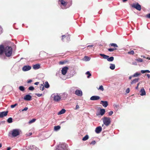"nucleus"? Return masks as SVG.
<instances>
[{
	"instance_id": "obj_1",
	"label": "nucleus",
	"mask_w": 150,
	"mask_h": 150,
	"mask_svg": "<svg viewBox=\"0 0 150 150\" xmlns=\"http://www.w3.org/2000/svg\"><path fill=\"white\" fill-rule=\"evenodd\" d=\"M13 52L12 47L10 46H8L5 47L4 53L5 55L8 57L11 56Z\"/></svg>"
},
{
	"instance_id": "obj_2",
	"label": "nucleus",
	"mask_w": 150,
	"mask_h": 150,
	"mask_svg": "<svg viewBox=\"0 0 150 150\" xmlns=\"http://www.w3.org/2000/svg\"><path fill=\"white\" fill-rule=\"evenodd\" d=\"M11 134L13 137H16L20 134L19 130L18 129H13L11 132Z\"/></svg>"
},
{
	"instance_id": "obj_3",
	"label": "nucleus",
	"mask_w": 150,
	"mask_h": 150,
	"mask_svg": "<svg viewBox=\"0 0 150 150\" xmlns=\"http://www.w3.org/2000/svg\"><path fill=\"white\" fill-rule=\"evenodd\" d=\"M111 123L110 117H104V124L107 126L109 125Z\"/></svg>"
},
{
	"instance_id": "obj_4",
	"label": "nucleus",
	"mask_w": 150,
	"mask_h": 150,
	"mask_svg": "<svg viewBox=\"0 0 150 150\" xmlns=\"http://www.w3.org/2000/svg\"><path fill=\"white\" fill-rule=\"evenodd\" d=\"M131 6L132 8H135L138 11H140L141 9V6L138 3L136 4H133L131 5Z\"/></svg>"
},
{
	"instance_id": "obj_5",
	"label": "nucleus",
	"mask_w": 150,
	"mask_h": 150,
	"mask_svg": "<svg viewBox=\"0 0 150 150\" xmlns=\"http://www.w3.org/2000/svg\"><path fill=\"white\" fill-rule=\"evenodd\" d=\"M96 115L97 116L103 115V109H101L100 108H98Z\"/></svg>"
},
{
	"instance_id": "obj_6",
	"label": "nucleus",
	"mask_w": 150,
	"mask_h": 150,
	"mask_svg": "<svg viewBox=\"0 0 150 150\" xmlns=\"http://www.w3.org/2000/svg\"><path fill=\"white\" fill-rule=\"evenodd\" d=\"M68 69L69 68L67 67H65L63 68L61 70L62 74L63 75H65Z\"/></svg>"
},
{
	"instance_id": "obj_7",
	"label": "nucleus",
	"mask_w": 150,
	"mask_h": 150,
	"mask_svg": "<svg viewBox=\"0 0 150 150\" xmlns=\"http://www.w3.org/2000/svg\"><path fill=\"white\" fill-rule=\"evenodd\" d=\"M54 100L56 102H59L61 100L60 96H59L58 94L55 95L53 97Z\"/></svg>"
},
{
	"instance_id": "obj_8",
	"label": "nucleus",
	"mask_w": 150,
	"mask_h": 150,
	"mask_svg": "<svg viewBox=\"0 0 150 150\" xmlns=\"http://www.w3.org/2000/svg\"><path fill=\"white\" fill-rule=\"evenodd\" d=\"M5 47L3 45H0V57L3 54L4 52Z\"/></svg>"
},
{
	"instance_id": "obj_9",
	"label": "nucleus",
	"mask_w": 150,
	"mask_h": 150,
	"mask_svg": "<svg viewBox=\"0 0 150 150\" xmlns=\"http://www.w3.org/2000/svg\"><path fill=\"white\" fill-rule=\"evenodd\" d=\"M31 68V66L27 65V66H24L22 68V70L23 71H26L29 70Z\"/></svg>"
},
{
	"instance_id": "obj_10",
	"label": "nucleus",
	"mask_w": 150,
	"mask_h": 150,
	"mask_svg": "<svg viewBox=\"0 0 150 150\" xmlns=\"http://www.w3.org/2000/svg\"><path fill=\"white\" fill-rule=\"evenodd\" d=\"M8 111H3L0 112V118H2L6 116L8 114Z\"/></svg>"
},
{
	"instance_id": "obj_11",
	"label": "nucleus",
	"mask_w": 150,
	"mask_h": 150,
	"mask_svg": "<svg viewBox=\"0 0 150 150\" xmlns=\"http://www.w3.org/2000/svg\"><path fill=\"white\" fill-rule=\"evenodd\" d=\"M67 95L65 93H64L61 94L60 96L61 100H65L67 97Z\"/></svg>"
},
{
	"instance_id": "obj_12",
	"label": "nucleus",
	"mask_w": 150,
	"mask_h": 150,
	"mask_svg": "<svg viewBox=\"0 0 150 150\" xmlns=\"http://www.w3.org/2000/svg\"><path fill=\"white\" fill-rule=\"evenodd\" d=\"M102 130V128L100 126H99L96 129L95 132L96 133H99Z\"/></svg>"
},
{
	"instance_id": "obj_13",
	"label": "nucleus",
	"mask_w": 150,
	"mask_h": 150,
	"mask_svg": "<svg viewBox=\"0 0 150 150\" xmlns=\"http://www.w3.org/2000/svg\"><path fill=\"white\" fill-rule=\"evenodd\" d=\"M100 99V97L98 96H93L90 98V100H97Z\"/></svg>"
},
{
	"instance_id": "obj_14",
	"label": "nucleus",
	"mask_w": 150,
	"mask_h": 150,
	"mask_svg": "<svg viewBox=\"0 0 150 150\" xmlns=\"http://www.w3.org/2000/svg\"><path fill=\"white\" fill-rule=\"evenodd\" d=\"M31 96L29 95H26L24 98V99L26 100H31Z\"/></svg>"
},
{
	"instance_id": "obj_15",
	"label": "nucleus",
	"mask_w": 150,
	"mask_h": 150,
	"mask_svg": "<svg viewBox=\"0 0 150 150\" xmlns=\"http://www.w3.org/2000/svg\"><path fill=\"white\" fill-rule=\"evenodd\" d=\"M140 92V95L141 96L145 95L146 94L145 90L144 88H142L141 89Z\"/></svg>"
},
{
	"instance_id": "obj_16",
	"label": "nucleus",
	"mask_w": 150,
	"mask_h": 150,
	"mask_svg": "<svg viewBox=\"0 0 150 150\" xmlns=\"http://www.w3.org/2000/svg\"><path fill=\"white\" fill-rule=\"evenodd\" d=\"M75 94L77 96H81L82 95V93L81 91L77 90L76 91Z\"/></svg>"
},
{
	"instance_id": "obj_17",
	"label": "nucleus",
	"mask_w": 150,
	"mask_h": 150,
	"mask_svg": "<svg viewBox=\"0 0 150 150\" xmlns=\"http://www.w3.org/2000/svg\"><path fill=\"white\" fill-rule=\"evenodd\" d=\"M59 1L61 4L64 6H66L67 3V2L63 0H59Z\"/></svg>"
},
{
	"instance_id": "obj_18",
	"label": "nucleus",
	"mask_w": 150,
	"mask_h": 150,
	"mask_svg": "<svg viewBox=\"0 0 150 150\" xmlns=\"http://www.w3.org/2000/svg\"><path fill=\"white\" fill-rule=\"evenodd\" d=\"M40 68V65L39 64H37L34 65L33 66V68L35 69H39Z\"/></svg>"
},
{
	"instance_id": "obj_19",
	"label": "nucleus",
	"mask_w": 150,
	"mask_h": 150,
	"mask_svg": "<svg viewBox=\"0 0 150 150\" xmlns=\"http://www.w3.org/2000/svg\"><path fill=\"white\" fill-rule=\"evenodd\" d=\"M139 80V78H136L134 79L131 82V84H133V83H136L138 82Z\"/></svg>"
},
{
	"instance_id": "obj_20",
	"label": "nucleus",
	"mask_w": 150,
	"mask_h": 150,
	"mask_svg": "<svg viewBox=\"0 0 150 150\" xmlns=\"http://www.w3.org/2000/svg\"><path fill=\"white\" fill-rule=\"evenodd\" d=\"M66 112L65 109H63L61 110L58 113V115H61L64 113Z\"/></svg>"
},
{
	"instance_id": "obj_21",
	"label": "nucleus",
	"mask_w": 150,
	"mask_h": 150,
	"mask_svg": "<svg viewBox=\"0 0 150 150\" xmlns=\"http://www.w3.org/2000/svg\"><path fill=\"white\" fill-rule=\"evenodd\" d=\"M61 128V127L60 126L57 125L55 126L54 127V129L55 131H57L59 129Z\"/></svg>"
},
{
	"instance_id": "obj_22",
	"label": "nucleus",
	"mask_w": 150,
	"mask_h": 150,
	"mask_svg": "<svg viewBox=\"0 0 150 150\" xmlns=\"http://www.w3.org/2000/svg\"><path fill=\"white\" fill-rule=\"evenodd\" d=\"M115 65L114 64H110V68L112 70H113L115 69Z\"/></svg>"
},
{
	"instance_id": "obj_23",
	"label": "nucleus",
	"mask_w": 150,
	"mask_h": 150,
	"mask_svg": "<svg viewBox=\"0 0 150 150\" xmlns=\"http://www.w3.org/2000/svg\"><path fill=\"white\" fill-rule=\"evenodd\" d=\"M141 75V74L140 73H139L138 72H136V73H135L133 75H132V76H133V77H137Z\"/></svg>"
},
{
	"instance_id": "obj_24",
	"label": "nucleus",
	"mask_w": 150,
	"mask_h": 150,
	"mask_svg": "<svg viewBox=\"0 0 150 150\" xmlns=\"http://www.w3.org/2000/svg\"><path fill=\"white\" fill-rule=\"evenodd\" d=\"M88 135H86L83 138L82 140L83 141H85L87 140L88 139Z\"/></svg>"
},
{
	"instance_id": "obj_25",
	"label": "nucleus",
	"mask_w": 150,
	"mask_h": 150,
	"mask_svg": "<svg viewBox=\"0 0 150 150\" xmlns=\"http://www.w3.org/2000/svg\"><path fill=\"white\" fill-rule=\"evenodd\" d=\"M44 86L46 88H48L49 87L50 85L47 81H46L45 82Z\"/></svg>"
},
{
	"instance_id": "obj_26",
	"label": "nucleus",
	"mask_w": 150,
	"mask_h": 150,
	"mask_svg": "<svg viewBox=\"0 0 150 150\" xmlns=\"http://www.w3.org/2000/svg\"><path fill=\"white\" fill-rule=\"evenodd\" d=\"M114 57H111L108 58V61L109 62H112L114 60Z\"/></svg>"
},
{
	"instance_id": "obj_27",
	"label": "nucleus",
	"mask_w": 150,
	"mask_h": 150,
	"mask_svg": "<svg viewBox=\"0 0 150 150\" xmlns=\"http://www.w3.org/2000/svg\"><path fill=\"white\" fill-rule=\"evenodd\" d=\"M12 120L13 119L11 117H9L8 119L7 122L9 123H11L13 122Z\"/></svg>"
},
{
	"instance_id": "obj_28",
	"label": "nucleus",
	"mask_w": 150,
	"mask_h": 150,
	"mask_svg": "<svg viewBox=\"0 0 150 150\" xmlns=\"http://www.w3.org/2000/svg\"><path fill=\"white\" fill-rule=\"evenodd\" d=\"M19 89L21 91H23L25 90L24 87L22 86H20L19 87Z\"/></svg>"
},
{
	"instance_id": "obj_29",
	"label": "nucleus",
	"mask_w": 150,
	"mask_h": 150,
	"mask_svg": "<svg viewBox=\"0 0 150 150\" xmlns=\"http://www.w3.org/2000/svg\"><path fill=\"white\" fill-rule=\"evenodd\" d=\"M141 73L142 74H144V73H145L146 72L147 73H150V71L149 70H142L141 71Z\"/></svg>"
},
{
	"instance_id": "obj_30",
	"label": "nucleus",
	"mask_w": 150,
	"mask_h": 150,
	"mask_svg": "<svg viewBox=\"0 0 150 150\" xmlns=\"http://www.w3.org/2000/svg\"><path fill=\"white\" fill-rule=\"evenodd\" d=\"M108 105V103L107 101H104V107H106Z\"/></svg>"
},
{
	"instance_id": "obj_31",
	"label": "nucleus",
	"mask_w": 150,
	"mask_h": 150,
	"mask_svg": "<svg viewBox=\"0 0 150 150\" xmlns=\"http://www.w3.org/2000/svg\"><path fill=\"white\" fill-rule=\"evenodd\" d=\"M36 120V119H33L32 120H30L29 122V123L30 124L34 122Z\"/></svg>"
},
{
	"instance_id": "obj_32",
	"label": "nucleus",
	"mask_w": 150,
	"mask_h": 150,
	"mask_svg": "<svg viewBox=\"0 0 150 150\" xmlns=\"http://www.w3.org/2000/svg\"><path fill=\"white\" fill-rule=\"evenodd\" d=\"M40 89L42 91H43L44 89V85L41 84L40 87Z\"/></svg>"
},
{
	"instance_id": "obj_33",
	"label": "nucleus",
	"mask_w": 150,
	"mask_h": 150,
	"mask_svg": "<svg viewBox=\"0 0 150 150\" xmlns=\"http://www.w3.org/2000/svg\"><path fill=\"white\" fill-rule=\"evenodd\" d=\"M84 59L86 61H88L90 60V58L88 56H85L84 57Z\"/></svg>"
},
{
	"instance_id": "obj_34",
	"label": "nucleus",
	"mask_w": 150,
	"mask_h": 150,
	"mask_svg": "<svg viewBox=\"0 0 150 150\" xmlns=\"http://www.w3.org/2000/svg\"><path fill=\"white\" fill-rule=\"evenodd\" d=\"M110 45L111 46H113V47H118V46L115 43H111L110 44Z\"/></svg>"
},
{
	"instance_id": "obj_35",
	"label": "nucleus",
	"mask_w": 150,
	"mask_h": 150,
	"mask_svg": "<svg viewBox=\"0 0 150 150\" xmlns=\"http://www.w3.org/2000/svg\"><path fill=\"white\" fill-rule=\"evenodd\" d=\"M116 50V48H109L108 49V50L110 52H113L115 50Z\"/></svg>"
},
{
	"instance_id": "obj_36",
	"label": "nucleus",
	"mask_w": 150,
	"mask_h": 150,
	"mask_svg": "<svg viewBox=\"0 0 150 150\" xmlns=\"http://www.w3.org/2000/svg\"><path fill=\"white\" fill-rule=\"evenodd\" d=\"M128 53L129 54L133 55L134 54V52L133 50H131L128 52Z\"/></svg>"
},
{
	"instance_id": "obj_37",
	"label": "nucleus",
	"mask_w": 150,
	"mask_h": 150,
	"mask_svg": "<svg viewBox=\"0 0 150 150\" xmlns=\"http://www.w3.org/2000/svg\"><path fill=\"white\" fill-rule=\"evenodd\" d=\"M86 73L88 75V76H87V77L88 78H89L91 75V74L90 73L89 71H87Z\"/></svg>"
},
{
	"instance_id": "obj_38",
	"label": "nucleus",
	"mask_w": 150,
	"mask_h": 150,
	"mask_svg": "<svg viewBox=\"0 0 150 150\" xmlns=\"http://www.w3.org/2000/svg\"><path fill=\"white\" fill-rule=\"evenodd\" d=\"M136 60L139 62H142L143 61V60L141 58H139L138 59H136Z\"/></svg>"
},
{
	"instance_id": "obj_39",
	"label": "nucleus",
	"mask_w": 150,
	"mask_h": 150,
	"mask_svg": "<svg viewBox=\"0 0 150 150\" xmlns=\"http://www.w3.org/2000/svg\"><path fill=\"white\" fill-rule=\"evenodd\" d=\"M67 37V36H66L65 35H63L62 36V40L63 41H64V39Z\"/></svg>"
},
{
	"instance_id": "obj_40",
	"label": "nucleus",
	"mask_w": 150,
	"mask_h": 150,
	"mask_svg": "<svg viewBox=\"0 0 150 150\" xmlns=\"http://www.w3.org/2000/svg\"><path fill=\"white\" fill-rule=\"evenodd\" d=\"M28 89L30 90L33 91L34 90V87H33V86H30L29 87Z\"/></svg>"
},
{
	"instance_id": "obj_41",
	"label": "nucleus",
	"mask_w": 150,
	"mask_h": 150,
	"mask_svg": "<svg viewBox=\"0 0 150 150\" xmlns=\"http://www.w3.org/2000/svg\"><path fill=\"white\" fill-rule=\"evenodd\" d=\"M17 105L18 104L17 103H16L14 105H11V108H13Z\"/></svg>"
},
{
	"instance_id": "obj_42",
	"label": "nucleus",
	"mask_w": 150,
	"mask_h": 150,
	"mask_svg": "<svg viewBox=\"0 0 150 150\" xmlns=\"http://www.w3.org/2000/svg\"><path fill=\"white\" fill-rule=\"evenodd\" d=\"M98 89L99 90H100L102 91H103V86L102 85H101L100 86V87H99V88H98Z\"/></svg>"
},
{
	"instance_id": "obj_43",
	"label": "nucleus",
	"mask_w": 150,
	"mask_h": 150,
	"mask_svg": "<svg viewBox=\"0 0 150 150\" xmlns=\"http://www.w3.org/2000/svg\"><path fill=\"white\" fill-rule=\"evenodd\" d=\"M35 95H36L37 96L39 97H40V96H42V94H38V93H35Z\"/></svg>"
},
{
	"instance_id": "obj_44",
	"label": "nucleus",
	"mask_w": 150,
	"mask_h": 150,
	"mask_svg": "<svg viewBox=\"0 0 150 150\" xmlns=\"http://www.w3.org/2000/svg\"><path fill=\"white\" fill-rule=\"evenodd\" d=\"M109 57V56L104 54V59H108V58Z\"/></svg>"
},
{
	"instance_id": "obj_45",
	"label": "nucleus",
	"mask_w": 150,
	"mask_h": 150,
	"mask_svg": "<svg viewBox=\"0 0 150 150\" xmlns=\"http://www.w3.org/2000/svg\"><path fill=\"white\" fill-rule=\"evenodd\" d=\"M109 115L111 116L113 114V112L112 111H110L108 113Z\"/></svg>"
},
{
	"instance_id": "obj_46",
	"label": "nucleus",
	"mask_w": 150,
	"mask_h": 150,
	"mask_svg": "<svg viewBox=\"0 0 150 150\" xmlns=\"http://www.w3.org/2000/svg\"><path fill=\"white\" fill-rule=\"evenodd\" d=\"M96 144V142L95 141H92L90 143V144H92L93 145L95 144Z\"/></svg>"
},
{
	"instance_id": "obj_47",
	"label": "nucleus",
	"mask_w": 150,
	"mask_h": 150,
	"mask_svg": "<svg viewBox=\"0 0 150 150\" xmlns=\"http://www.w3.org/2000/svg\"><path fill=\"white\" fill-rule=\"evenodd\" d=\"M65 62L63 61H60L59 62V64H64Z\"/></svg>"
},
{
	"instance_id": "obj_48",
	"label": "nucleus",
	"mask_w": 150,
	"mask_h": 150,
	"mask_svg": "<svg viewBox=\"0 0 150 150\" xmlns=\"http://www.w3.org/2000/svg\"><path fill=\"white\" fill-rule=\"evenodd\" d=\"M130 91V90H129V88H127L126 90V92L127 93H128Z\"/></svg>"
},
{
	"instance_id": "obj_49",
	"label": "nucleus",
	"mask_w": 150,
	"mask_h": 150,
	"mask_svg": "<svg viewBox=\"0 0 150 150\" xmlns=\"http://www.w3.org/2000/svg\"><path fill=\"white\" fill-rule=\"evenodd\" d=\"M28 109V108L25 107L24 109L22 110V111H26Z\"/></svg>"
},
{
	"instance_id": "obj_50",
	"label": "nucleus",
	"mask_w": 150,
	"mask_h": 150,
	"mask_svg": "<svg viewBox=\"0 0 150 150\" xmlns=\"http://www.w3.org/2000/svg\"><path fill=\"white\" fill-rule=\"evenodd\" d=\"M146 17L148 18H150V13L146 15Z\"/></svg>"
},
{
	"instance_id": "obj_51",
	"label": "nucleus",
	"mask_w": 150,
	"mask_h": 150,
	"mask_svg": "<svg viewBox=\"0 0 150 150\" xmlns=\"http://www.w3.org/2000/svg\"><path fill=\"white\" fill-rule=\"evenodd\" d=\"M79 108V106L78 105H76V109H77Z\"/></svg>"
},
{
	"instance_id": "obj_52",
	"label": "nucleus",
	"mask_w": 150,
	"mask_h": 150,
	"mask_svg": "<svg viewBox=\"0 0 150 150\" xmlns=\"http://www.w3.org/2000/svg\"><path fill=\"white\" fill-rule=\"evenodd\" d=\"M32 81V80H28V81L27 83H30Z\"/></svg>"
},
{
	"instance_id": "obj_53",
	"label": "nucleus",
	"mask_w": 150,
	"mask_h": 150,
	"mask_svg": "<svg viewBox=\"0 0 150 150\" xmlns=\"http://www.w3.org/2000/svg\"><path fill=\"white\" fill-rule=\"evenodd\" d=\"M39 82H36L34 83V84L35 85H38L39 84Z\"/></svg>"
},
{
	"instance_id": "obj_54",
	"label": "nucleus",
	"mask_w": 150,
	"mask_h": 150,
	"mask_svg": "<svg viewBox=\"0 0 150 150\" xmlns=\"http://www.w3.org/2000/svg\"><path fill=\"white\" fill-rule=\"evenodd\" d=\"M147 76L148 77V78L149 79L150 77V75L149 74H146Z\"/></svg>"
},
{
	"instance_id": "obj_55",
	"label": "nucleus",
	"mask_w": 150,
	"mask_h": 150,
	"mask_svg": "<svg viewBox=\"0 0 150 150\" xmlns=\"http://www.w3.org/2000/svg\"><path fill=\"white\" fill-rule=\"evenodd\" d=\"M93 45H89L88 46H87V47H93Z\"/></svg>"
},
{
	"instance_id": "obj_56",
	"label": "nucleus",
	"mask_w": 150,
	"mask_h": 150,
	"mask_svg": "<svg viewBox=\"0 0 150 150\" xmlns=\"http://www.w3.org/2000/svg\"><path fill=\"white\" fill-rule=\"evenodd\" d=\"M11 148L10 147H8L7 148L6 150H10Z\"/></svg>"
},
{
	"instance_id": "obj_57",
	"label": "nucleus",
	"mask_w": 150,
	"mask_h": 150,
	"mask_svg": "<svg viewBox=\"0 0 150 150\" xmlns=\"http://www.w3.org/2000/svg\"><path fill=\"white\" fill-rule=\"evenodd\" d=\"M100 104L103 105V100H101V101Z\"/></svg>"
},
{
	"instance_id": "obj_58",
	"label": "nucleus",
	"mask_w": 150,
	"mask_h": 150,
	"mask_svg": "<svg viewBox=\"0 0 150 150\" xmlns=\"http://www.w3.org/2000/svg\"><path fill=\"white\" fill-rule=\"evenodd\" d=\"M115 107H116V108H118V107H119V105H116L115 106Z\"/></svg>"
},
{
	"instance_id": "obj_59",
	"label": "nucleus",
	"mask_w": 150,
	"mask_h": 150,
	"mask_svg": "<svg viewBox=\"0 0 150 150\" xmlns=\"http://www.w3.org/2000/svg\"><path fill=\"white\" fill-rule=\"evenodd\" d=\"M132 77H133L132 76H130L129 77V79H132Z\"/></svg>"
},
{
	"instance_id": "obj_60",
	"label": "nucleus",
	"mask_w": 150,
	"mask_h": 150,
	"mask_svg": "<svg viewBox=\"0 0 150 150\" xmlns=\"http://www.w3.org/2000/svg\"><path fill=\"white\" fill-rule=\"evenodd\" d=\"M123 2H125L127 1L128 0H122Z\"/></svg>"
},
{
	"instance_id": "obj_61",
	"label": "nucleus",
	"mask_w": 150,
	"mask_h": 150,
	"mask_svg": "<svg viewBox=\"0 0 150 150\" xmlns=\"http://www.w3.org/2000/svg\"><path fill=\"white\" fill-rule=\"evenodd\" d=\"M32 134V133L31 132H30L29 133V135L30 136Z\"/></svg>"
},
{
	"instance_id": "obj_62",
	"label": "nucleus",
	"mask_w": 150,
	"mask_h": 150,
	"mask_svg": "<svg viewBox=\"0 0 150 150\" xmlns=\"http://www.w3.org/2000/svg\"><path fill=\"white\" fill-rule=\"evenodd\" d=\"M100 55L102 57H103V54H100Z\"/></svg>"
},
{
	"instance_id": "obj_63",
	"label": "nucleus",
	"mask_w": 150,
	"mask_h": 150,
	"mask_svg": "<svg viewBox=\"0 0 150 150\" xmlns=\"http://www.w3.org/2000/svg\"><path fill=\"white\" fill-rule=\"evenodd\" d=\"M147 59H150V57H147V58H146Z\"/></svg>"
},
{
	"instance_id": "obj_64",
	"label": "nucleus",
	"mask_w": 150,
	"mask_h": 150,
	"mask_svg": "<svg viewBox=\"0 0 150 150\" xmlns=\"http://www.w3.org/2000/svg\"><path fill=\"white\" fill-rule=\"evenodd\" d=\"M138 86H137L136 87V89H138Z\"/></svg>"
}]
</instances>
